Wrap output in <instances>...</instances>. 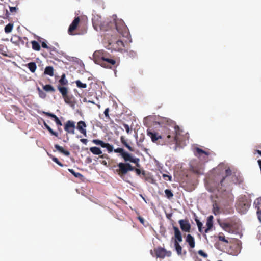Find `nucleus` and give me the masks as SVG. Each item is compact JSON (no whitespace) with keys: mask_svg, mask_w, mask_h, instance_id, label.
<instances>
[{"mask_svg":"<svg viewBox=\"0 0 261 261\" xmlns=\"http://www.w3.org/2000/svg\"><path fill=\"white\" fill-rule=\"evenodd\" d=\"M68 171L75 177L79 178L80 179L83 178V176L80 173L75 172L72 169H68Z\"/></svg>","mask_w":261,"mask_h":261,"instance_id":"nucleus-32","label":"nucleus"},{"mask_svg":"<svg viewBox=\"0 0 261 261\" xmlns=\"http://www.w3.org/2000/svg\"><path fill=\"white\" fill-rule=\"evenodd\" d=\"M213 213L215 215L221 213L220 208L216 202L213 204Z\"/></svg>","mask_w":261,"mask_h":261,"instance_id":"nucleus-26","label":"nucleus"},{"mask_svg":"<svg viewBox=\"0 0 261 261\" xmlns=\"http://www.w3.org/2000/svg\"><path fill=\"white\" fill-rule=\"evenodd\" d=\"M120 140L123 145L125 146L129 151H134V149L127 143L124 137L121 136L120 137Z\"/></svg>","mask_w":261,"mask_h":261,"instance_id":"nucleus-23","label":"nucleus"},{"mask_svg":"<svg viewBox=\"0 0 261 261\" xmlns=\"http://www.w3.org/2000/svg\"><path fill=\"white\" fill-rule=\"evenodd\" d=\"M77 29V27L75 25H73L72 23L70 25L68 30V33L70 35H73L74 34L73 33L74 31H75Z\"/></svg>","mask_w":261,"mask_h":261,"instance_id":"nucleus-35","label":"nucleus"},{"mask_svg":"<svg viewBox=\"0 0 261 261\" xmlns=\"http://www.w3.org/2000/svg\"><path fill=\"white\" fill-rule=\"evenodd\" d=\"M114 151L116 153H120L121 156H122L123 153H124V152H125L124 149L122 148H117L116 149H115L114 150Z\"/></svg>","mask_w":261,"mask_h":261,"instance_id":"nucleus-48","label":"nucleus"},{"mask_svg":"<svg viewBox=\"0 0 261 261\" xmlns=\"http://www.w3.org/2000/svg\"><path fill=\"white\" fill-rule=\"evenodd\" d=\"M92 141L94 144H95L97 145H100L102 148L105 143L103 141H102L100 140H99V139H93Z\"/></svg>","mask_w":261,"mask_h":261,"instance_id":"nucleus-38","label":"nucleus"},{"mask_svg":"<svg viewBox=\"0 0 261 261\" xmlns=\"http://www.w3.org/2000/svg\"><path fill=\"white\" fill-rule=\"evenodd\" d=\"M218 238L219 241H222L226 243H228L229 242L228 241L225 239L223 233H219Z\"/></svg>","mask_w":261,"mask_h":261,"instance_id":"nucleus-42","label":"nucleus"},{"mask_svg":"<svg viewBox=\"0 0 261 261\" xmlns=\"http://www.w3.org/2000/svg\"><path fill=\"white\" fill-rule=\"evenodd\" d=\"M109 108H107L105 109V111H104V114L105 115V117H106V118L108 119V120H110V116L109 115Z\"/></svg>","mask_w":261,"mask_h":261,"instance_id":"nucleus-52","label":"nucleus"},{"mask_svg":"<svg viewBox=\"0 0 261 261\" xmlns=\"http://www.w3.org/2000/svg\"><path fill=\"white\" fill-rule=\"evenodd\" d=\"M93 57L95 60V62L97 64L99 63V60H102V57L105 58H112L109 54L103 50L96 51L94 53Z\"/></svg>","mask_w":261,"mask_h":261,"instance_id":"nucleus-13","label":"nucleus"},{"mask_svg":"<svg viewBox=\"0 0 261 261\" xmlns=\"http://www.w3.org/2000/svg\"><path fill=\"white\" fill-rule=\"evenodd\" d=\"M32 45V49L36 51H39L40 50V45L39 43L35 40L31 41Z\"/></svg>","mask_w":261,"mask_h":261,"instance_id":"nucleus-31","label":"nucleus"},{"mask_svg":"<svg viewBox=\"0 0 261 261\" xmlns=\"http://www.w3.org/2000/svg\"><path fill=\"white\" fill-rule=\"evenodd\" d=\"M110 169H112L114 173L118 174L121 178H123L129 171H135L138 175L142 174L139 169L135 168L128 163L120 162L117 165H112Z\"/></svg>","mask_w":261,"mask_h":261,"instance_id":"nucleus-3","label":"nucleus"},{"mask_svg":"<svg viewBox=\"0 0 261 261\" xmlns=\"http://www.w3.org/2000/svg\"><path fill=\"white\" fill-rule=\"evenodd\" d=\"M218 223L221 226V227L225 231L229 233H232L233 232V229L234 228V223L233 221H221L219 219L217 220Z\"/></svg>","mask_w":261,"mask_h":261,"instance_id":"nucleus-8","label":"nucleus"},{"mask_svg":"<svg viewBox=\"0 0 261 261\" xmlns=\"http://www.w3.org/2000/svg\"><path fill=\"white\" fill-rule=\"evenodd\" d=\"M163 178L167 181H172V176L171 175H169L166 174H163Z\"/></svg>","mask_w":261,"mask_h":261,"instance_id":"nucleus-50","label":"nucleus"},{"mask_svg":"<svg viewBox=\"0 0 261 261\" xmlns=\"http://www.w3.org/2000/svg\"><path fill=\"white\" fill-rule=\"evenodd\" d=\"M165 195H166V196L168 198V199H171L173 197V194L171 191V190H169V189H166L165 190Z\"/></svg>","mask_w":261,"mask_h":261,"instance_id":"nucleus-39","label":"nucleus"},{"mask_svg":"<svg viewBox=\"0 0 261 261\" xmlns=\"http://www.w3.org/2000/svg\"><path fill=\"white\" fill-rule=\"evenodd\" d=\"M173 229L174 231V246L178 255L181 254L182 247L179 244V242H182V235L179 228L176 226H173Z\"/></svg>","mask_w":261,"mask_h":261,"instance_id":"nucleus-6","label":"nucleus"},{"mask_svg":"<svg viewBox=\"0 0 261 261\" xmlns=\"http://www.w3.org/2000/svg\"><path fill=\"white\" fill-rule=\"evenodd\" d=\"M154 251L157 257L164 258L165 256L169 257L171 255V252L167 251L164 248L158 247L154 248Z\"/></svg>","mask_w":261,"mask_h":261,"instance_id":"nucleus-11","label":"nucleus"},{"mask_svg":"<svg viewBox=\"0 0 261 261\" xmlns=\"http://www.w3.org/2000/svg\"><path fill=\"white\" fill-rule=\"evenodd\" d=\"M101 163L102 164H103V165L106 166H108V165H107V161H105V160H103V161H102L101 162Z\"/></svg>","mask_w":261,"mask_h":261,"instance_id":"nucleus-63","label":"nucleus"},{"mask_svg":"<svg viewBox=\"0 0 261 261\" xmlns=\"http://www.w3.org/2000/svg\"><path fill=\"white\" fill-rule=\"evenodd\" d=\"M58 89L61 93L62 97L65 96L67 94H68V90L67 87L61 86L60 85L58 86Z\"/></svg>","mask_w":261,"mask_h":261,"instance_id":"nucleus-22","label":"nucleus"},{"mask_svg":"<svg viewBox=\"0 0 261 261\" xmlns=\"http://www.w3.org/2000/svg\"><path fill=\"white\" fill-rule=\"evenodd\" d=\"M195 220L197 223L199 231L200 232H203V230H202L203 224H202V223L201 222H200V221L197 218H196L195 219Z\"/></svg>","mask_w":261,"mask_h":261,"instance_id":"nucleus-40","label":"nucleus"},{"mask_svg":"<svg viewBox=\"0 0 261 261\" xmlns=\"http://www.w3.org/2000/svg\"><path fill=\"white\" fill-rule=\"evenodd\" d=\"M250 201L246 199H240L237 203L238 209L242 213H245L250 207Z\"/></svg>","mask_w":261,"mask_h":261,"instance_id":"nucleus-9","label":"nucleus"},{"mask_svg":"<svg viewBox=\"0 0 261 261\" xmlns=\"http://www.w3.org/2000/svg\"><path fill=\"white\" fill-rule=\"evenodd\" d=\"M98 64L106 68H112L117 66L116 60L113 57L109 58L102 57V60H99V63Z\"/></svg>","mask_w":261,"mask_h":261,"instance_id":"nucleus-7","label":"nucleus"},{"mask_svg":"<svg viewBox=\"0 0 261 261\" xmlns=\"http://www.w3.org/2000/svg\"><path fill=\"white\" fill-rule=\"evenodd\" d=\"M75 83L76 86L79 88H86L87 87V84L85 83H82L80 80H76Z\"/></svg>","mask_w":261,"mask_h":261,"instance_id":"nucleus-37","label":"nucleus"},{"mask_svg":"<svg viewBox=\"0 0 261 261\" xmlns=\"http://www.w3.org/2000/svg\"><path fill=\"white\" fill-rule=\"evenodd\" d=\"M138 219L142 224H144V220L142 217H141V216H139Z\"/></svg>","mask_w":261,"mask_h":261,"instance_id":"nucleus-60","label":"nucleus"},{"mask_svg":"<svg viewBox=\"0 0 261 261\" xmlns=\"http://www.w3.org/2000/svg\"><path fill=\"white\" fill-rule=\"evenodd\" d=\"M38 92H39V96L41 98H45L46 97V94L42 91L39 88H37Z\"/></svg>","mask_w":261,"mask_h":261,"instance_id":"nucleus-51","label":"nucleus"},{"mask_svg":"<svg viewBox=\"0 0 261 261\" xmlns=\"http://www.w3.org/2000/svg\"><path fill=\"white\" fill-rule=\"evenodd\" d=\"M230 175H229L233 185H239L242 183L243 178L240 174L235 170L230 169Z\"/></svg>","mask_w":261,"mask_h":261,"instance_id":"nucleus-10","label":"nucleus"},{"mask_svg":"<svg viewBox=\"0 0 261 261\" xmlns=\"http://www.w3.org/2000/svg\"><path fill=\"white\" fill-rule=\"evenodd\" d=\"M13 28V24L12 23H9L5 27V32L6 33H10L12 31Z\"/></svg>","mask_w":261,"mask_h":261,"instance_id":"nucleus-36","label":"nucleus"},{"mask_svg":"<svg viewBox=\"0 0 261 261\" xmlns=\"http://www.w3.org/2000/svg\"><path fill=\"white\" fill-rule=\"evenodd\" d=\"M41 46L43 48H46L49 49L50 51L52 50V48L50 47H49L45 42H42L41 43Z\"/></svg>","mask_w":261,"mask_h":261,"instance_id":"nucleus-53","label":"nucleus"},{"mask_svg":"<svg viewBox=\"0 0 261 261\" xmlns=\"http://www.w3.org/2000/svg\"><path fill=\"white\" fill-rule=\"evenodd\" d=\"M55 148L60 152L67 156H69L70 154L69 151L65 150L62 147L59 146L58 144H55Z\"/></svg>","mask_w":261,"mask_h":261,"instance_id":"nucleus-21","label":"nucleus"},{"mask_svg":"<svg viewBox=\"0 0 261 261\" xmlns=\"http://www.w3.org/2000/svg\"><path fill=\"white\" fill-rule=\"evenodd\" d=\"M129 56L134 57L136 56V53L133 51H130L129 52Z\"/></svg>","mask_w":261,"mask_h":261,"instance_id":"nucleus-61","label":"nucleus"},{"mask_svg":"<svg viewBox=\"0 0 261 261\" xmlns=\"http://www.w3.org/2000/svg\"><path fill=\"white\" fill-rule=\"evenodd\" d=\"M254 204L256 205V206H257V208L259 206L260 208L261 207V197H259V198L256 199L254 202Z\"/></svg>","mask_w":261,"mask_h":261,"instance_id":"nucleus-47","label":"nucleus"},{"mask_svg":"<svg viewBox=\"0 0 261 261\" xmlns=\"http://www.w3.org/2000/svg\"><path fill=\"white\" fill-rule=\"evenodd\" d=\"M90 151L94 155H100L102 151L100 149L97 147H91L90 148Z\"/></svg>","mask_w":261,"mask_h":261,"instance_id":"nucleus-27","label":"nucleus"},{"mask_svg":"<svg viewBox=\"0 0 261 261\" xmlns=\"http://www.w3.org/2000/svg\"><path fill=\"white\" fill-rule=\"evenodd\" d=\"M108 25L110 27L109 30L117 31L123 37H127L129 35L127 27L124 22L121 20L118 21H110Z\"/></svg>","mask_w":261,"mask_h":261,"instance_id":"nucleus-4","label":"nucleus"},{"mask_svg":"<svg viewBox=\"0 0 261 261\" xmlns=\"http://www.w3.org/2000/svg\"><path fill=\"white\" fill-rule=\"evenodd\" d=\"M46 128L49 131L51 135L58 137V133L53 130L49 125H48Z\"/></svg>","mask_w":261,"mask_h":261,"instance_id":"nucleus-43","label":"nucleus"},{"mask_svg":"<svg viewBox=\"0 0 261 261\" xmlns=\"http://www.w3.org/2000/svg\"><path fill=\"white\" fill-rule=\"evenodd\" d=\"M195 155L198 156V158H202L203 155L204 156H203V160L204 161H207L208 160V156L210 155V152L207 151H205L202 149H200L198 147H196L195 148Z\"/></svg>","mask_w":261,"mask_h":261,"instance_id":"nucleus-16","label":"nucleus"},{"mask_svg":"<svg viewBox=\"0 0 261 261\" xmlns=\"http://www.w3.org/2000/svg\"><path fill=\"white\" fill-rule=\"evenodd\" d=\"M178 223L180 225L181 229L185 232H189L191 230V225L187 219H181L179 220Z\"/></svg>","mask_w":261,"mask_h":261,"instance_id":"nucleus-15","label":"nucleus"},{"mask_svg":"<svg viewBox=\"0 0 261 261\" xmlns=\"http://www.w3.org/2000/svg\"><path fill=\"white\" fill-rule=\"evenodd\" d=\"M171 128L173 130H172V133L168 132L167 136L164 135H159L156 133L152 132L150 129L147 130V135L151 138L153 142H156L160 139H163L167 143H175L177 146H181L182 139L180 134L182 130L177 125H175L171 127Z\"/></svg>","mask_w":261,"mask_h":261,"instance_id":"nucleus-1","label":"nucleus"},{"mask_svg":"<svg viewBox=\"0 0 261 261\" xmlns=\"http://www.w3.org/2000/svg\"><path fill=\"white\" fill-rule=\"evenodd\" d=\"M51 159H52V160L54 162H55L56 164H57L60 166H61V167L63 166V164L62 163H61L57 158H56L55 156H53Z\"/></svg>","mask_w":261,"mask_h":261,"instance_id":"nucleus-49","label":"nucleus"},{"mask_svg":"<svg viewBox=\"0 0 261 261\" xmlns=\"http://www.w3.org/2000/svg\"><path fill=\"white\" fill-rule=\"evenodd\" d=\"M43 113L46 115V116H49L53 118H54V117H55V116H56V115L53 114V113H49V112H44Z\"/></svg>","mask_w":261,"mask_h":261,"instance_id":"nucleus-58","label":"nucleus"},{"mask_svg":"<svg viewBox=\"0 0 261 261\" xmlns=\"http://www.w3.org/2000/svg\"><path fill=\"white\" fill-rule=\"evenodd\" d=\"M103 148H106L109 152H111L113 150V146L108 143H105Z\"/></svg>","mask_w":261,"mask_h":261,"instance_id":"nucleus-41","label":"nucleus"},{"mask_svg":"<svg viewBox=\"0 0 261 261\" xmlns=\"http://www.w3.org/2000/svg\"><path fill=\"white\" fill-rule=\"evenodd\" d=\"M206 228L204 229V232L205 233H207L212 229L213 226V222L206 221Z\"/></svg>","mask_w":261,"mask_h":261,"instance_id":"nucleus-33","label":"nucleus"},{"mask_svg":"<svg viewBox=\"0 0 261 261\" xmlns=\"http://www.w3.org/2000/svg\"><path fill=\"white\" fill-rule=\"evenodd\" d=\"M80 19L79 17H75L74 19L73 20V21H72V22L71 23L73 25H75L77 28V26L80 22Z\"/></svg>","mask_w":261,"mask_h":261,"instance_id":"nucleus-46","label":"nucleus"},{"mask_svg":"<svg viewBox=\"0 0 261 261\" xmlns=\"http://www.w3.org/2000/svg\"><path fill=\"white\" fill-rule=\"evenodd\" d=\"M43 89L46 92H55V89L51 85L47 84L43 86Z\"/></svg>","mask_w":261,"mask_h":261,"instance_id":"nucleus-30","label":"nucleus"},{"mask_svg":"<svg viewBox=\"0 0 261 261\" xmlns=\"http://www.w3.org/2000/svg\"><path fill=\"white\" fill-rule=\"evenodd\" d=\"M142 175L143 176L145 181H147L151 184L154 182V179L150 173H146L145 171H143L142 172Z\"/></svg>","mask_w":261,"mask_h":261,"instance_id":"nucleus-19","label":"nucleus"},{"mask_svg":"<svg viewBox=\"0 0 261 261\" xmlns=\"http://www.w3.org/2000/svg\"><path fill=\"white\" fill-rule=\"evenodd\" d=\"M75 123L71 120L66 122L64 125L65 130L69 134H74L75 133Z\"/></svg>","mask_w":261,"mask_h":261,"instance_id":"nucleus-14","label":"nucleus"},{"mask_svg":"<svg viewBox=\"0 0 261 261\" xmlns=\"http://www.w3.org/2000/svg\"><path fill=\"white\" fill-rule=\"evenodd\" d=\"M8 10L6 8L5 5L0 3V17H8L9 15Z\"/></svg>","mask_w":261,"mask_h":261,"instance_id":"nucleus-18","label":"nucleus"},{"mask_svg":"<svg viewBox=\"0 0 261 261\" xmlns=\"http://www.w3.org/2000/svg\"><path fill=\"white\" fill-rule=\"evenodd\" d=\"M86 127V124L85 122L80 121L77 123V128L79 130L81 133L83 134L84 136H87L86 130L85 128Z\"/></svg>","mask_w":261,"mask_h":261,"instance_id":"nucleus-17","label":"nucleus"},{"mask_svg":"<svg viewBox=\"0 0 261 261\" xmlns=\"http://www.w3.org/2000/svg\"><path fill=\"white\" fill-rule=\"evenodd\" d=\"M257 215L258 220L261 222V210L259 206L257 208Z\"/></svg>","mask_w":261,"mask_h":261,"instance_id":"nucleus-55","label":"nucleus"},{"mask_svg":"<svg viewBox=\"0 0 261 261\" xmlns=\"http://www.w3.org/2000/svg\"><path fill=\"white\" fill-rule=\"evenodd\" d=\"M122 157L123 158L125 163H127V162H130L132 159H133V156L129 153L124 152L123 153Z\"/></svg>","mask_w":261,"mask_h":261,"instance_id":"nucleus-28","label":"nucleus"},{"mask_svg":"<svg viewBox=\"0 0 261 261\" xmlns=\"http://www.w3.org/2000/svg\"><path fill=\"white\" fill-rule=\"evenodd\" d=\"M230 169H226L225 171V176L221 180L218 185V191L221 193L223 198L230 200L233 199V196L232 193L233 184L230 179Z\"/></svg>","mask_w":261,"mask_h":261,"instance_id":"nucleus-2","label":"nucleus"},{"mask_svg":"<svg viewBox=\"0 0 261 261\" xmlns=\"http://www.w3.org/2000/svg\"><path fill=\"white\" fill-rule=\"evenodd\" d=\"M54 68L52 66H49L45 67L44 73L50 76H53L54 75Z\"/></svg>","mask_w":261,"mask_h":261,"instance_id":"nucleus-24","label":"nucleus"},{"mask_svg":"<svg viewBox=\"0 0 261 261\" xmlns=\"http://www.w3.org/2000/svg\"><path fill=\"white\" fill-rule=\"evenodd\" d=\"M54 119L58 126H61L62 125V122L60 120L59 118L56 115L55 116V117H54Z\"/></svg>","mask_w":261,"mask_h":261,"instance_id":"nucleus-45","label":"nucleus"},{"mask_svg":"<svg viewBox=\"0 0 261 261\" xmlns=\"http://www.w3.org/2000/svg\"><path fill=\"white\" fill-rule=\"evenodd\" d=\"M123 126L124 127L127 133L130 134L131 132V129H130L129 125L127 124L124 123L123 124Z\"/></svg>","mask_w":261,"mask_h":261,"instance_id":"nucleus-54","label":"nucleus"},{"mask_svg":"<svg viewBox=\"0 0 261 261\" xmlns=\"http://www.w3.org/2000/svg\"><path fill=\"white\" fill-rule=\"evenodd\" d=\"M100 158H107L108 159V157L107 156V154H102L99 156Z\"/></svg>","mask_w":261,"mask_h":261,"instance_id":"nucleus-64","label":"nucleus"},{"mask_svg":"<svg viewBox=\"0 0 261 261\" xmlns=\"http://www.w3.org/2000/svg\"><path fill=\"white\" fill-rule=\"evenodd\" d=\"M109 22L102 21V18L98 15L94 16L92 18V24L96 30H100L102 31H108L109 30L110 27L108 25Z\"/></svg>","mask_w":261,"mask_h":261,"instance_id":"nucleus-5","label":"nucleus"},{"mask_svg":"<svg viewBox=\"0 0 261 261\" xmlns=\"http://www.w3.org/2000/svg\"><path fill=\"white\" fill-rule=\"evenodd\" d=\"M59 84L61 85L65 86L68 85V80L66 79V75L63 73L59 81Z\"/></svg>","mask_w":261,"mask_h":261,"instance_id":"nucleus-29","label":"nucleus"},{"mask_svg":"<svg viewBox=\"0 0 261 261\" xmlns=\"http://www.w3.org/2000/svg\"><path fill=\"white\" fill-rule=\"evenodd\" d=\"M139 161V159H138V158H134L133 157V159H132V160L130 161V162H132V163H135V164H137V166H139V164H138Z\"/></svg>","mask_w":261,"mask_h":261,"instance_id":"nucleus-57","label":"nucleus"},{"mask_svg":"<svg viewBox=\"0 0 261 261\" xmlns=\"http://www.w3.org/2000/svg\"><path fill=\"white\" fill-rule=\"evenodd\" d=\"M198 253L201 256H203L204 257H207V254L206 253L204 252L202 250H199Z\"/></svg>","mask_w":261,"mask_h":261,"instance_id":"nucleus-56","label":"nucleus"},{"mask_svg":"<svg viewBox=\"0 0 261 261\" xmlns=\"http://www.w3.org/2000/svg\"><path fill=\"white\" fill-rule=\"evenodd\" d=\"M63 98H64V100L66 103L70 105L73 103V101L72 100V96H70L67 94L66 95H65V96L63 97Z\"/></svg>","mask_w":261,"mask_h":261,"instance_id":"nucleus-34","label":"nucleus"},{"mask_svg":"<svg viewBox=\"0 0 261 261\" xmlns=\"http://www.w3.org/2000/svg\"><path fill=\"white\" fill-rule=\"evenodd\" d=\"M27 66L29 69L30 71L32 73H34L36 70L37 66L35 62H30L27 64Z\"/></svg>","mask_w":261,"mask_h":261,"instance_id":"nucleus-25","label":"nucleus"},{"mask_svg":"<svg viewBox=\"0 0 261 261\" xmlns=\"http://www.w3.org/2000/svg\"><path fill=\"white\" fill-rule=\"evenodd\" d=\"M186 241L189 244L191 248H193L195 247V243L194 238L191 234H188L187 236Z\"/></svg>","mask_w":261,"mask_h":261,"instance_id":"nucleus-20","label":"nucleus"},{"mask_svg":"<svg viewBox=\"0 0 261 261\" xmlns=\"http://www.w3.org/2000/svg\"><path fill=\"white\" fill-rule=\"evenodd\" d=\"M81 142H82L84 144H87L88 142V140L87 139H81Z\"/></svg>","mask_w":261,"mask_h":261,"instance_id":"nucleus-59","label":"nucleus"},{"mask_svg":"<svg viewBox=\"0 0 261 261\" xmlns=\"http://www.w3.org/2000/svg\"><path fill=\"white\" fill-rule=\"evenodd\" d=\"M213 216L212 215H211L207 218V221H213Z\"/></svg>","mask_w":261,"mask_h":261,"instance_id":"nucleus-62","label":"nucleus"},{"mask_svg":"<svg viewBox=\"0 0 261 261\" xmlns=\"http://www.w3.org/2000/svg\"><path fill=\"white\" fill-rule=\"evenodd\" d=\"M10 11L11 14H15L17 12L18 8L17 7H9Z\"/></svg>","mask_w":261,"mask_h":261,"instance_id":"nucleus-44","label":"nucleus"},{"mask_svg":"<svg viewBox=\"0 0 261 261\" xmlns=\"http://www.w3.org/2000/svg\"><path fill=\"white\" fill-rule=\"evenodd\" d=\"M109 45H111V48L115 51L122 50L124 47V43L121 40H117L115 41L111 40L109 43Z\"/></svg>","mask_w":261,"mask_h":261,"instance_id":"nucleus-12","label":"nucleus"}]
</instances>
